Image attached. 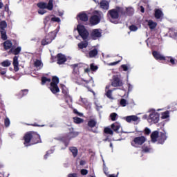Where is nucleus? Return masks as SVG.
<instances>
[{
    "instance_id": "51",
    "label": "nucleus",
    "mask_w": 177,
    "mask_h": 177,
    "mask_svg": "<svg viewBox=\"0 0 177 177\" xmlns=\"http://www.w3.org/2000/svg\"><path fill=\"white\" fill-rule=\"evenodd\" d=\"M7 71H8V70L6 68H1L0 73L1 75H5L6 74Z\"/></svg>"
},
{
    "instance_id": "9",
    "label": "nucleus",
    "mask_w": 177,
    "mask_h": 177,
    "mask_svg": "<svg viewBox=\"0 0 177 177\" xmlns=\"http://www.w3.org/2000/svg\"><path fill=\"white\" fill-rule=\"evenodd\" d=\"M145 142H146V137H137L132 141L131 145H133V147H140V146H142Z\"/></svg>"
},
{
    "instance_id": "46",
    "label": "nucleus",
    "mask_w": 177,
    "mask_h": 177,
    "mask_svg": "<svg viewBox=\"0 0 177 177\" xmlns=\"http://www.w3.org/2000/svg\"><path fill=\"white\" fill-rule=\"evenodd\" d=\"M5 127H9L10 125V120H9L8 118H6L4 120Z\"/></svg>"
},
{
    "instance_id": "60",
    "label": "nucleus",
    "mask_w": 177,
    "mask_h": 177,
    "mask_svg": "<svg viewBox=\"0 0 177 177\" xmlns=\"http://www.w3.org/2000/svg\"><path fill=\"white\" fill-rule=\"evenodd\" d=\"M104 172L106 175H109V174H107V167H106V164H104Z\"/></svg>"
},
{
    "instance_id": "50",
    "label": "nucleus",
    "mask_w": 177,
    "mask_h": 177,
    "mask_svg": "<svg viewBox=\"0 0 177 177\" xmlns=\"http://www.w3.org/2000/svg\"><path fill=\"white\" fill-rule=\"evenodd\" d=\"M117 117V113H113L111 114V118L112 121H115V118Z\"/></svg>"
},
{
    "instance_id": "13",
    "label": "nucleus",
    "mask_w": 177,
    "mask_h": 177,
    "mask_svg": "<svg viewBox=\"0 0 177 177\" xmlns=\"http://www.w3.org/2000/svg\"><path fill=\"white\" fill-rule=\"evenodd\" d=\"M91 35L93 39H97V38H100V37H102V30L94 29L92 30Z\"/></svg>"
},
{
    "instance_id": "41",
    "label": "nucleus",
    "mask_w": 177,
    "mask_h": 177,
    "mask_svg": "<svg viewBox=\"0 0 177 177\" xmlns=\"http://www.w3.org/2000/svg\"><path fill=\"white\" fill-rule=\"evenodd\" d=\"M49 21H52V15H48L47 17H46L44 23V24H48V22Z\"/></svg>"
},
{
    "instance_id": "1",
    "label": "nucleus",
    "mask_w": 177,
    "mask_h": 177,
    "mask_svg": "<svg viewBox=\"0 0 177 177\" xmlns=\"http://www.w3.org/2000/svg\"><path fill=\"white\" fill-rule=\"evenodd\" d=\"M24 145L27 147L31 146V145H35V143L41 142V136L39 134L35 132H28L24 137Z\"/></svg>"
},
{
    "instance_id": "6",
    "label": "nucleus",
    "mask_w": 177,
    "mask_h": 177,
    "mask_svg": "<svg viewBox=\"0 0 177 177\" xmlns=\"http://www.w3.org/2000/svg\"><path fill=\"white\" fill-rule=\"evenodd\" d=\"M57 84H59V77L56 76L53 77L52 82L50 86V90L51 91L52 93L55 94L60 92Z\"/></svg>"
},
{
    "instance_id": "16",
    "label": "nucleus",
    "mask_w": 177,
    "mask_h": 177,
    "mask_svg": "<svg viewBox=\"0 0 177 177\" xmlns=\"http://www.w3.org/2000/svg\"><path fill=\"white\" fill-rule=\"evenodd\" d=\"M170 112L169 111H165L160 113V118L161 120H165L166 121H169L170 120Z\"/></svg>"
},
{
    "instance_id": "59",
    "label": "nucleus",
    "mask_w": 177,
    "mask_h": 177,
    "mask_svg": "<svg viewBox=\"0 0 177 177\" xmlns=\"http://www.w3.org/2000/svg\"><path fill=\"white\" fill-rule=\"evenodd\" d=\"M83 82H82V84H84V82H86V84H92V85H93V80H91L89 82H88V81H86V80H82Z\"/></svg>"
},
{
    "instance_id": "22",
    "label": "nucleus",
    "mask_w": 177,
    "mask_h": 177,
    "mask_svg": "<svg viewBox=\"0 0 177 177\" xmlns=\"http://www.w3.org/2000/svg\"><path fill=\"white\" fill-rule=\"evenodd\" d=\"M100 8H102V9H104V10H107L109 8V2L104 0H102L100 2Z\"/></svg>"
},
{
    "instance_id": "34",
    "label": "nucleus",
    "mask_w": 177,
    "mask_h": 177,
    "mask_svg": "<svg viewBox=\"0 0 177 177\" xmlns=\"http://www.w3.org/2000/svg\"><path fill=\"white\" fill-rule=\"evenodd\" d=\"M51 21L53 23H60V21H62V20L60 19V18H59L55 15H52Z\"/></svg>"
},
{
    "instance_id": "11",
    "label": "nucleus",
    "mask_w": 177,
    "mask_h": 177,
    "mask_svg": "<svg viewBox=\"0 0 177 177\" xmlns=\"http://www.w3.org/2000/svg\"><path fill=\"white\" fill-rule=\"evenodd\" d=\"M121 75H115L113 76V81L112 82V86H122L124 84L122 81L120 80Z\"/></svg>"
},
{
    "instance_id": "12",
    "label": "nucleus",
    "mask_w": 177,
    "mask_h": 177,
    "mask_svg": "<svg viewBox=\"0 0 177 177\" xmlns=\"http://www.w3.org/2000/svg\"><path fill=\"white\" fill-rule=\"evenodd\" d=\"M124 120H125V121H127V122H129V123L139 122V121H140V118H139V117L135 115L126 116L124 118Z\"/></svg>"
},
{
    "instance_id": "42",
    "label": "nucleus",
    "mask_w": 177,
    "mask_h": 177,
    "mask_svg": "<svg viewBox=\"0 0 177 177\" xmlns=\"http://www.w3.org/2000/svg\"><path fill=\"white\" fill-rule=\"evenodd\" d=\"M120 104L122 107H125L127 104H128V102L125 99H122L120 102Z\"/></svg>"
},
{
    "instance_id": "33",
    "label": "nucleus",
    "mask_w": 177,
    "mask_h": 177,
    "mask_svg": "<svg viewBox=\"0 0 177 177\" xmlns=\"http://www.w3.org/2000/svg\"><path fill=\"white\" fill-rule=\"evenodd\" d=\"M50 79L43 77L41 78V85H46V84H50Z\"/></svg>"
},
{
    "instance_id": "17",
    "label": "nucleus",
    "mask_w": 177,
    "mask_h": 177,
    "mask_svg": "<svg viewBox=\"0 0 177 177\" xmlns=\"http://www.w3.org/2000/svg\"><path fill=\"white\" fill-rule=\"evenodd\" d=\"M67 60L66 56L63 54H58L57 55V63L58 64H63Z\"/></svg>"
},
{
    "instance_id": "39",
    "label": "nucleus",
    "mask_w": 177,
    "mask_h": 177,
    "mask_svg": "<svg viewBox=\"0 0 177 177\" xmlns=\"http://www.w3.org/2000/svg\"><path fill=\"white\" fill-rule=\"evenodd\" d=\"M73 121L75 124H82V122H84V120L78 117L73 118Z\"/></svg>"
},
{
    "instance_id": "14",
    "label": "nucleus",
    "mask_w": 177,
    "mask_h": 177,
    "mask_svg": "<svg viewBox=\"0 0 177 177\" xmlns=\"http://www.w3.org/2000/svg\"><path fill=\"white\" fill-rule=\"evenodd\" d=\"M152 55L156 60H166V57L159 52L153 51Z\"/></svg>"
},
{
    "instance_id": "30",
    "label": "nucleus",
    "mask_w": 177,
    "mask_h": 177,
    "mask_svg": "<svg viewBox=\"0 0 177 177\" xmlns=\"http://www.w3.org/2000/svg\"><path fill=\"white\" fill-rule=\"evenodd\" d=\"M97 122L96 120L91 119L88 122V125L90 128H95L96 127Z\"/></svg>"
},
{
    "instance_id": "37",
    "label": "nucleus",
    "mask_w": 177,
    "mask_h": 177,
    "mask_svg": "<svg viewBox=\"0 0 177 177\" xmlns=\"http://www.w3.org/2000/svg\"><path fill=\"white\" fill-rule=\"evenodd\" d=\"M121 68H122L123 71H128V70H131V65L129 64H122L121 65Z\"/></svg>"
},
{
    "instance_id": "53",
    "label": "nucleus",
    "mask_w": 177,
    "mask_h": 177,
    "mask_svg": "<svg viewBox=\"0 0 177 177\" xmlns=\"http://www.w3.org/2000/svg\"><path fill=\"white\" fill-rule=\"evenodd\" d=\"M151 132V130H150V129L149 128H145V135H150V133Z\"/></svg>"
},
{
    "instance_id": "58",
    "label": "nucleus",
    "mask_w": 177,
    "mask_h": 177,
    "mask_svg": "<svg viewBox=\"0 0 177 177\" xmlns=\"http://www.w3.org/2000/svg\"><path fill=\"white\" fill-rule=\"evenodd\" d=\"M120 62V61H117V62H112V63H109L108 64V66H115L117 64H118Z\"/></svg>"
},
{
    "instance_id": "20",
    "label": "nucleus",
    "mask_w": 177,
    "mask_h": 177,
    "mask_svg": "<svg viewBox=\"0 0 177 177\" xmlns=\"http://www.w3.org/2000/svg\"><path fill=\"white\" fill-rule=\"evenodd\" d=\"M110 88H111V85H107L106 86V95L109 97V99H113L111 93H113V90H110Z\"/></svg>"
},
{
    "instance_id": "45",
    "label": "nucleus",
    "mask_w": 177,
    "mask_h": 177,
    "mask_svg": "<svg viewBox=\"0 0 177 177\" xmlns=\"http://www.w3.org/2000/svg\"><path fill=\"white\" fill-rule=\"evenodd\" d=\"M104 132L105 133H108V135H113V130L109 127L104 129Z\"/></svg>"
},
{
    "instance_id": "10",
    "label": "nucleus",
    "mask_w": 177,
    "mask_h": 177,
    "mask_svg": "<svg viewBox=\"0 0 177 177\" xmlns=\"http://www.w3.org/2000/svg\"><path fill=\"white\" fill-rule=\"evenodd\" d=\"M38 8L39 9H48V10H52L53 9V0H49L48 3H37Z\"/></svg>"
},
{
    "instance_id": "49",
    "label": "nucleus",
    "mask_w": 177,
    "mask_h": 177,
    "mask_svg": "<svg viewBox=\"0 0 177 177\" xmlns=\"http://www.w3.org/2000/svg\"><path fill=\"white\" fill-rule=\"evenodd\" d=\"M44 8H40L38 10V13L39 15H45V13H46V10H44Z\"/></svg>"
},
{
    "instance_id": "23",
    "label": "nucleus",
    "mask_w": 177,
    "mask_h": 177,
    "mask_svg": "<svg viewBox=\"0 0 177 177\" xmlns=\"http://www.w3.org/2000/svg\"><path fill=\"white\" fill-rule=\"evenodd\" d=\"M164 16L162 11L160 9L155 10V17L156 19H161V17Z\"/></svg>"
},
{
    "instance_id": "36",
    "label": "nucleus",
    "mask_w": 177,
    "mask_h": 177,
    "mask_svg": "<svg viewBox=\"0 0 177 177\" xmlns=\"http://www.w3.org/2000/svg\"><path fill=\"white\" fill-rule=\"evenodd\" d=\"M8 27V24H6V21H1L0 22V30H5Z\"/></svg>"
},
{
    "instance_id": "27",
    "label": "nucleus",
    "mask_w": 177,
    "mask_h": 177,
    "mask_svg": "<svg viewBox=\"0 0 177 177\" xmlns=\"http://www.w3.org/2000/svg\"><path fill=\"white\" fill-rule=\"evenodd\" d=\"M12 64V61L6 59L1 63L2 67H9Z\"/></svg>"
},
{
    "instance_id": "40",
    "label": "nucleus",
    "mask_w": 177,
    "mask_h": 177,
    "mask_svg": "<svg viewBox=\"0 0 177 177\" xmlns=\"http://www.w3.org/2000/svg\"><path fill=\"white\" fill-rule=\"evenodd\" d=\"M125 10L128 15H133L134 10L131 7L126 8Z\"/></svg>"
},
{
    "instance_id": "26",
    "label": "nucleus",
    "mask_w": 177,
    "mask_h": 177,
    "mask_svg": "<svg viewBox=\"0 0 177 177\" xmlns=\"http://www.w3.org/2000/svg\"><path fill=\"white\" fill-rule=\"evenodd\" d=\"M97 70V66H95V64H91L90 65V68H87L84 70L85 73H89V71H96Z\"/></svg>"
},
{
    "instance_id": "21",
    "label": "nucleus",
    "mask_w": 177,
    "mask_h": 177,
    "mask_svg": "<svg viewBox=\"0 0 177 177\" xmlns=\"http://www.w3.org/2000/svg\"><path fill=\"white\" fill-rule=\"evenodd\" d=\"M78 19L82 20V21H87L88 15L85 12H81L77 15Z\"/></svg>"
},
{
    "instance_id": "7",
    "label": "nucleus",
    "mask_w": 177,
    "mask_h": 177,
    "mask_svg": "<svg viewBox=\"0 0 177 177\" xmlns=\"http://www.w3.org/2000/svg\"><path fill=\"white\" fill-rule=\"evenodd\" d=\"M103 17V14L99 11H95L94 15L92 16L90 19V23L93 26H96L100 23V19Z\"/></svg>"
},
{
    "instance_id": "54",
    "label": "nucleus",
    "mask_w": 177,
    "mask_h": 177,
    "mask_svg": "<svg viewBox=\"0 0 177 177\" xmlns=\"http://www.w3.org/2000/svg\"><path fill=\"white\" fill-rule=\"evenodd\" d=\"M82 175H88V170L83 169L80 171Z\"/></svg>"
},
{
    "instance_id": "19",
    "label": "nucleus",
    "mask_w": 177,
    "mask_h": 177,
    "mask_svg": "<svg viewBox=\"0 0 177 177\" xmlns=\"http://www.w3.org/2000/svg\"><path fill=\"white\" fill-rule=\"evenodd\" d=\"M12 64L14 66L15 71H19V57H14Z\"/></svg>"
},
{
    "instance_id": "52",
    "label": "nucleus",
    "mask_w": 177,
    "mask_h": 177,
    "mask_svg": "<svg viewBox=\"0 0 177 177\" xmlns=\"http://www.w3.org/2000/svg\"><path fill=\"white\" fill-rule=\"evenodd\" d=\"M168 59H169V62L171 64H176V63L175 62V59H174L172 57H169Z\"/></svg>"
},
{
    "instance_id": "5",
    "label": "nucleus",
    "mask_w": 177,
    "mask_h": 177,
    "mask_svg": "<svg viewBox=\"0 0 177 177\" xmlns=\"http://www.w3.org/2000/svg\"><path fill=\"white\" fill-rule=\"evenodd\" d=\"M59 30H60L59 26L57 27V30L51 32L47 36H46V38L41 41V45L45 46L50 44V42H52V40L56 38V35L57 34V32H59Z\"/></svg>"
},
{
    "instance_id": "57",
    "label": "nucleus",
    "mask_w": 177,
    "mask_h": 177,
    "mask_svg": "<svg viewBox=\"0 0 177 177\" xmlns=\"http://www.w3.org/2000/svg\"><path fill=\"white\" fill-rule=\"evenodd\" d=\"M73 112L75 113V114H77V115H80V117H82L83 114L78 112V111L77 109H74Z\"/></svg>"
},
{
    "instance_id": "44",
    "label": "nucleus",
    "mask_w": 177,
    "mask_h": 177,
    "mask_svg": "<svg viewBox=\"0 0 177 177\" xmlns=\"http://www.w3.org/2000/svg\"><path fill=\"white\" fill-rule=\"evenodd\" d=\"M27 93H28V89L21 90L19 93V95H21L19 96V97H23V96H25V95H27Z\"/></svg>"
},
{
    "instance_id": "38",
    "label": "nucleus",
    "mask_w": 177,
    "mask_h": 177,
    "mask_svg": "<svg viewBox=\"0 0 177 177\" xmlns=\"http://www.w3.org/2000/svg\"><path fill=\"white\" fill-rule=\"evenodd\" d=\"M80 49H84V48H86L88 46L87 41H82L78 44Z\"/></svg>"
},
{
    "instance_id": "28",
    "label": "nucleus",
    "mask_w": 177,
    "mask_h": 177,
    "mask_svg": "<svg viewBox=\"0 0 177 177\" xmlns=\"http://www.w3.org/2000/svg\"><path fill=\"white\" fill-rule=\"evenodd\" d=\"M97 56V49H93V50H91L89 53H88V57H95Z\"/></svg>"
},
{
    "instance_id": "24",
    "label": "nucleus",
    "mask_w": 177,
    "mask_h": 177,
    "mask_svg": "<svg viewBox=\"0 0 177 177\" xmlns=\"http://www.w3.org/2000/svg\"><path fill=\"white\" fill-rule=\"evenodd\" d=\"M3 46L4 49H6V50H8V49H10V48L13 46V44H12V41H10V40H7L3 43Z\"/></svg>"
},
{
    "instance_id": "35",
    "label": "nucleus",
    "mask_w": 177,
    "mask_h": 177,
    "mask_svg": "<svg viewBox=\"0 0 177 177\" xmlns=\"http://www.w3.org/2000/svg\"><path fill=\"white\" fill-rule=\"evenodd\" d=\"M0 32L1 34V39H3L4 41H6V39H8L6 30H0Z\"/></svg>"
},
{
    "instance_id": "55",
    "label": "nucleus",
    "mask_w": 177,
    "mask_h": 177,
    "mask_svg": "<svg viewBox=\"0 0 177 177\" xmlns=\"http://www.w3.org/2000/svg\"><path fill=\"white\" fill-rule=\"evenodd\" d=\"M132 89H133V86L131 84H128V92H131Z\"/></svg>"
},
{
    "instance_id": "48",
    "label": "nucleus",
    "mask_w": 177,
    "mask_h": 177,
    "mask_svg": "<svg viewBox=\"0 0 177 177\" xmlns=\"http://www.w3.org/2000/svg\"><path fill=\"white\" fill-rule=\"evenodd\" d=\"M131 31H138V27L135 25H132L129 27Z\"/></svg>"
},
{
    "instance_id": "43",
    "label": "nucleus",
    "mask_w": 177,
    "mask_h": 177,
    "mask_svg": "<svg viewBox=\"0 0 177 177\" xmlns=\"http://www.w3.org/2000/svg\"><path fill=\"white\" fill-rule=\"evenodd\" d=\"M79 102H80V104H88V100L86 98L80 97Z\"/></svg>"
},
{
    "instance_id": "61",
    "label": "nucleus",
    "mask_w": 177,
    "mask_h": 177,
    "mask_svg": "<svg viewBox=\"0 0 177 177\" xmlns=\"http://www.w3.org/2000/svg\"><path fill=\"white\" fill-rule=\"evenodd\" d=\"M96 107H97V110H100V109H102V105L95 103Z\"/></svg>"
},
{
    "instance_id": "29",
    "label": "nucleus",
    "mask_w": 177,
    "mask_h": 177,
    "mask_svg": "<svg viewBox=\"0 0 177 177\" xmlns=\"http://www.w3.org/2000/svg\"><path fill=\"white\" fill-rule=\"evenodd\" d=\"M142 151H144V153H151V151H153V149H151L149 146L145 145L142 147Z\"/></svg>"
},
{
    "instance_id": "62",
    "label": "nucleus",
    "mask_w": 177,
    "mask_h": 177,
    "mask_svg": "<svg viewBox=\"0 0 177 177\" xmlns=\"http://www.w3.org/2000/svg\"><path fill=\"white\" fill-rule=\"evenodd\" d=\"M149 115L145 114L142 116V120H148Z\"/></svg>"
},
{
    "instance_id": "25",
    "label": "nucleus",
    "mask_w": 177,
    "mask_h": 177,
    "mask_svg": "<svg viewBox=\"0 0 177 177\" xmlns=\"http://www.w3.org/2000/svg\"><path fill=\"white\" fill-rule=\"evenodd\" d=\"M147 24L151 30H154L156 27H157V23L155 21H153V20H149L147 21Z\"/></svg>"
},
{
    "instance_id": "63",
    "label": "nucleus",
    "mask_w": 177,
    "mask_h": 177,
    "mask_svg": "<svg viewBox=\"0 0 177 177\" xmlns=\"http://www.w3.org/2000/svg\"><path fill=\"white\" fill-rule=\"evenodd\" d=\"M68 177H77V174H71Z\"/></svg>"
},
{
    "instance_id": "64",
    "label": "nucleus",
    "mask_w": 177,
    "mask_h": 177,
    "mask_svg": "<svg viewBox=\"0 0 177 177\" xmlns=\"http://www.w3.org/2000/svg\"><path fill=\"white\" fill-rule=\"evenodd\" d=\"M140 9L142 13H145V8H143V6H140Z\"/></svg>"
},
{
    "instance_id": "4",
    "label": "nucleus",
    "mask_w": 177,
    "mask_h": 177,
    "mask_svg": "<svg viewBox=\"0 0 177 177\" xmlns=\"http://www.w3.org/2000/svg\"><path fill=\"white\" fill-rule=\"evenodd\" d=\"M151 139L153 143L158 142L160 145H162L167 140V133L157 131H153L151 135Z\"/></svg>"
},
{
    "instance_id": "18",
    "label": "nucleus",
    "mask_w": 177,
    "mask_h": 177,
    "mask_svg": "<svg viewBox=\"0 0 177 177\" xmlns=\"http://www.w3.org/2000/svg\"><path fill=\"white\" fill-rule=\"evenodd\" d=\"M34 66L37 68V70H41V68L44 67V64L42 63V61L36 59L34 62Z\"/></svg>"
},
{
    "instance_id": "31",
    "label": "nucleus",
    "mask_w": 177,
    "mask_h": 177,
    "mask_svg": "<svg viewBox=\"0 0 177 177\" xmlns=\"http://www.w3.org/2000/svg\"><path fill=\"white\" fill-rule=\"evenodd\" d=\"M20 52H21V47H17L14 50L12 49L10 50V53H13V55H19Z\"/></svg>"
},
{
    "instance_id": "3",
    "label": "nucleus",
    "mask_w": 177,
    "mask_h": 177,
    "mask_svg": "<svg viewBox=\"0 0 177 177\" xmlns=\"http://www.w3.org/2000/svg\"><path fill=\"white\" fill-rule=\"evenodd\" d=\"M164 109H158L156 111L154 109H151L148 111L149 117L147 119V122L149 124H158L160 121V113L158 111H162Z\"/></svg>"
},
{
    "instance_id": "2",
    "label": "nucleus",
    "mask_w": 177,
    "mask_h": 177,
    "mask_svg": "<svg viewBox=\"0 0 177 177\" xmlns=\"http://www.w3.org/2000/svg\"><path fill=\"white\" fill-rule=\"evenodd\" d=\"M120 15H125V12H124V8L117 7L116 8L110 10L108 12L109 20L111 23H113L114 24H117V23H118V17H120Z\"/></svg>"
},
{
    "instance_id": "15",
    "label": "nucleus",
    "mask_w": 177,
    "mask_h": 177,
    "mask_svg": "<svg viewBox=\"0 0 177 177\" xmlns=\"http://www.w3.org/2000/svg\"><path fill=\"white\" fill-rule=\"evenodd\" d=\"M111 128L115 132H117L118 133H120L122 131L121 124L118 122H115L112 124Z\"/></svg>"
},
{
    "instance_id": "47",
    "label": "nucleus",
    "mask_w": 177,
    "mask_h": 177,
    "mask_svg": "<svg viewBox=\"0 0 177 177\" xmlns=\"http://www.w3.org/2000/svg\"><path fill=\"white\" fill-rule=\"evenodd\" d=\"M70 137L71 138H75V136H78V132L76 131H72L70 133Z\"/></svg>"
},
{
    "instance_id": "32",
    "label": "nucleus",
    "mask_w": 177,
    "mask_h": 177,
    "mask_svg": "<svg viewBox=\"0 0 177 177\" xmlns=\"http://www.w3.org/2000/svg\"><path fill=\"white\" fill-rule=\"evenodd\" d=\"M70 151H71L73 157H77L78 154V149L74 147L70 148Z\"/></svg>"
},
{
    "instance_id": "56",
    "label": "nucleus",
    "mask_w": 177,
    "mask_h": 177,
    "mask_svg": "<svg viewBox=\"0 0 177 177\" xmlns=\"http://www.w3.org/2000/svg\"><path fill=\"white\" fill-rule=\"evenodd\" d=\"M53 153V150H50L47 151V153L44 156L45 158H48V156H49V154H52Z\"/></svg>"
},
{
    "instance_id": "8",
    "label": "nucleus",
    "mask_w": 177,
    "mask_h": 177,
    "mask_svg": "<svg viewBox=\"0 0 177 177\" xmlns=\"http://www.w3.org/2000/svg\"><path fill=\"white\" fill-rule=\"evenodd\" d=\"M77 30L82 39H86L89 37V32L83 25H77Z\"/></svg>"
}]
</instances>
